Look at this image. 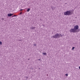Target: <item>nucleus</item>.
Segmentation results:
<instances>
[{
	"label": "nucleus",
	"mask_w": 80,
	"mask_h": 80,
	"mask_svg": "<svg viewBox=\"0 0 80 80\" xmlns=\"http://www.w3.org/2000/svg\"><path fill=\"white\" fill-rule=\"evenodd\" d=\"M64 15H72V13L70 11H68L64 12Z\"/></svg>",
	"instance_id": "1"
},
{
	"label": "nucleus",
	"mask_w": 80,
	"mask_h": 80,
	"mask_svg": "<svg viewBox=\"0 0 80 80\" xmlns=\"http://www.w3.org/2000/svg\"><path fill=\"white\" fill-rule=\"evenodd\" d=\"M52 37L54 38H60V35L58 33H57L56 34L52 36Z\"/></svg>",
	"instance_id": "2"
},
{
	"label": "nucleus",
	"mask_w": 80,
	"mask_h": 80,
	"mask_svg": "<svg viewBox=\"0 0 80 80\" xmlns=\"http://www.w3.org/2000/svg\"><path fill=\"white\" fill-rule=\"evenodd\" d=\"M79 27L78 25L75 26L74 27V28L75 30L77 31V32H79V30H78V28Z\"/></svg>",
	"instance_id": "3"
},
{
	"label": "nucleus",
	"mask_w": 80,
	"mask_h": 80,
	"mask_svg": "<svg viewBox=\"0 0 80 80\" xmlns=\"http://www.w3.org/2000/svg\"><path fill=\"white\" fill-rule=\"evenodd\" d=\"M71 33H76L77 32L74 29V28H72L70 30Z\"/></svg>",
	"instance_id": "4"
},
{
	"label": "nucleus",
	"mask_w": 80,
	"mask_h": 80,
	"mask_svg": "<svg viewBox=\"0 0 80 80\" xmlns=\"http://www.w3.org/2000/svg\"><path fill=\"white\" fill-rule=\"evenodd\" d=\"M12 16L11 13H9L8 14V17H11Z\"/></svg>",
	"instance_id": "5"
},
{
	"label": "nucleus",
	"mask_w": 80,
	"mask_h": 80,
	"mask_svg": "<svg viewBox=\"0 0 80 80\" xmlns=\"http://www.w3.org/2000/svg\"><path fill=\"white\" fill-rule=\"evenodd\" d=\"M42 54L43 55H47V53L44 52V53H43Z\"/></svg>",
	"instance_id": "6"
},
{
	"label": "nucleus",
	"mask_w": 80,
	"mask_h": 80,
	"mask_svg": "<svg viewBox=\"0 0 80 80\" xmlns=\"http://www.w3.org/2000/svg\"><path fill=\"white\" fill-rule=\"evenodd\" d=\"M35 27H31V29H35Z\"/></svg>",
	"instance_id": "7"
},
{
	"label": "nucleus",
	"mask_w": 80,
	"mask_h": 80,
	"mask_svg": "<svg viewBox=\"0 0 80 80\" xmlns=\"http://www.w3.org/2000/svg\"><path fill=\"white\" fill-rule=\"evenodd\" d=\"M30 8H28L27 10V12H29V11H30Z\"/></svg>",
	"instance_id": "8"
},
{
	"label": "nucleus",
	"mask_w": 80,
	"mask_h": 80,
	"mask_svg": "<svg viewBox=\"0 0 80 80\" xmlns=\"http://www.w3.org/2000/svg\"><path fill=\"white\" fill-rule=\"evenodd\" d=\"M0 45H2V42L0 41Z\"/></svg>",
	"instance_id": "9"
},
{
	"label": "nucleus",
	"mask_w": 80,
	"mask_h": 80,
	"mask_svg": "<svg viewBox=\"0 0 80 80\" xmlns=\"http://www.w3.org/2000/svg\"><path fill=\"white\" fill-rule=\"evenodd\" d=\"M17 17V15H14L13 16H12V17Z\"/></svg>",
	"instance_id": "10"
},
{
	"label": "nucleus",
	"mask_w": 80,
	"mask_h": 80,
	"mask_svg": "<svg viewBox=\"0 0 80 80\" xmlns=\"http://www.w3.org/2000/svg\"><path fill=\"white\" fill-rule=\"evenodd\" d=\"M74 48H75V47H73L72 48V50H74Z\"/></svg>",
	"instance_id": "11"
},
{
	"label": "nucleus",
	"mask_w": 80,
	"mask_h": 80,
	"mask_svg": "<svg viewBox=\"0 0 80 80\" xmlns=\"http://www.w3.org/2000/svg\"><path fill=\"white\" fill-rule=\"evenodd\" d=\"M66 76H68V74H66Z\"/></svg>",
	"instance_id": "12"
},
{
	"label": "nucleus",
	"mask_w": 80,
	"mask_h": 80,
	"mask_svg": "<svg viewBox=\"0 0 80 80\" xmlns=\"http://www.w3.org/2000/svg\"><path fill=\"white\" fill-rule=\"evenodd\" d=\"M22 12H20V15H21V14H22Z\"/></svg>",
	"instance_id": "13"
},
{
	"label": "nucleus",
	"mask_w": 80,
	"mask_h": 80,
	"mask_svg": "<svg viewBox=\"0 0 80 80\" xmlns=\"http://www.w3.org/2000/svg\"><path fill=\"white\" fill-rule=\"evenodd\" d=\"M22 10H23V9H21V10H20V11H22Z\"/></svg>",
	"instance_id": "14"
},
{
	"label": "nucleus",
	"mask_w": 80,
	"mask_h": 80,
	"mask_svg": "<svg viewBox=\"0 0 80 80\" xmlns=\"http://www.w3.org/2000/svg\"><path fill=\"white\" fill-rule=\"evenodd\" d=\"M12 16L13 15V14H11Z\"/></svg>",
	"instance_id": "15"
},
{
	"label": "nucleus",
	"mask_w": 80,
	"mask_h": 80,
	"mask_svg": "<svg viewBox=\"0 0 80 80\" xmlns=\"http://www.w3.org/2000/svg\"><path fill=\"white\" fill-rule=\"evenodd\" d=\"M79 69L80 70V66L79 67Z\"/></svg>",
	"instance_id": "16"
},
{
	"label": "nucleus",
	"mask_w": 80,
	"mask_h": 80,
	"mask_svg": "<svg viewBox=\"0 0 80 80\" xmlns=\"http://www.w3.org/2000/svg\"><path fill=\"white\" fill-rule=\"evenodd\" d=\"M35 46H36V44H34Z\"/></svg>",
	"instance_id": "17"
},
{
	"label": "nucleus",
	"mask_w": 80,
	"mask_h": 80,
	"mask_svg": "<svg viewBox=\"0 0 80 80\" xmlns=\"http://www.w3.org/2000/svg\"><path fill=\"white\" fill-rule=\"evenodd\" d=\"M39 60H40V59H39Z\"/></svg>",
	"instance_id": "18"
},
{
	"label": "nucleus",
	"mask_w": 80,
	"mask_h": 80,
	"mask_svg": "<svg viewBox=\"0 0 80 80\" xmlns=\"http://www.w3.org/2000/svg\"><path fill=\"white\" fill-rule=\"evenodd\" d=\"M47 76H48V75H47Z\"/></svg>",
	"instance_id": "19"
}]
</instances>
